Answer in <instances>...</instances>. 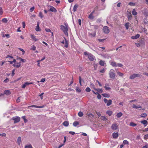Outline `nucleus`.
I'll return each instance as SVG.
<instances>
[{"instance_id":"1","label":"nucleus","mask_w":148,"mask_h":148,"mask_svg":"<svg viewBox=\"0 0 148 148\" xmlns=\"http://www.w3.org/2000/svg\"><path fill=\"white\" fill-rule=\"evenodd\" d=\"M64 24L65 26L62 25H60V29L63 32L65 35L68 36V31L69 27L67 24L65 23Z\"/></svg>"},{"instance_id":"2","label":"nucleus","mask_w":148,"mask_h":148,"mask_svg":"<svg viewBox=\"0 0 148 148\" xmlns=\"http://www.w3.org/2000/svg\"><path fill=\"white\" fill-rule=\"evenodd\" d=\"M84 54L85 56H87L88 59L91 61H93L95 58V57L90 53L85 51L84 52Z\"/></svg>"},{"instance_id":"3","label":"nucleus","mask_w":148,"mask_h":148,"mask_svg":"<svg viewBox=\"0 0 148 148\" xmlns=\"http://www.w3.org/2000/svg\"><path fill=\"white\" fill-rule=\"evenodd\" d=\"M109 75L110 78L114 79L115 78L116 74L114 73V71L112 69L110 70Z\"/></svg>"},{"instance_id":"4","label":"nucleus","mask_w":148,"mask_h":148,"mask_svg":"<svg viewBox=\"0 0 148 148\" xmlns=\"http://www.w3.org/2000/svg\"><path fill=\"white\" fill-rule=\"evenodd\" d=\"M142 76V75L140 74H136L134 73L130 76V79H133L136 77H141Z\"/></svg>"},{"instance_id":"5","label":"nucleus","mask_w":148,"mask_h":148,"mask_svg":"<svg viewBox=\"0 0 148 148\" xmlns=\"http://www.w3.org/2000/svg\"><path fill=\"white\" fill-rule=\"evenodd\" d=\"M103 101L105 103H106L107 106H109L112 103V101L111 99L108 100L104 98L103 99Z\"/></svg>"},{"instance_id":"6","label":"nucleus","mask_w":148,"mask_h":148,"mask_svg":"<svg viewBox=\"0 0 148 148\" xmlns=\"http://www.w3.org/2000/svg\"><path fill=\"white\" fill-rule=\"evenodd\" d=\"M64 40L62 41L61 42L63 44H65L64 47L66 48L68 47V42L67 40L66 39L65 37H64Z\"/></svg>"},{"instance_id":"7","label":"nucleus","mask_w":148,"mask_h":148,"mask_svg":"<svg viewBox=\"0 0 148 148\" xmlns=\"http://www.w3.org/2000/svg\"><path fill=\"white\" fill-rule=\"evenodd\" d=\"M103 32L105 34H108L110 32L108 27L107 26H104L103 27Z\"/></svg>"},{"instance_id":"8","label":"nucleus","mask_w":148,"mask_h":148,"mask_svg":"<svg viewBox=\"0 0 148 148\" xmlns=\"http://www.w3.org/2000/svg\"><path fill=\"white\" fill-rule=\"evenodd\" d=\"M12 119L14 121V123H18L20 121V118L19 117L16 116L15 117H13Z\"/></svg>"},{"instance_id":"9","label":"nucleus","mask_w":148,"mask_h":148,"mask_svg":"<svg viewBox=\"0 0 148 148\" xmlns=\"http://www.w3.org/2000/svg\"><path fill=\"white\" fill-rule=\"evenodd\" d=\"M143 14L145 16H148V12L147 8H145L142 11Z\"/></svg>"},{"instance_id":"10","label":"nucleus","mask_w":148,"mask_h":148,"mask_svg":"<svg viewBox=\"0 0 148 148\" xmlns=\"http://www.w3.org/2000/svg\"><path fill=\"white\" fill-rule=\"evenodd\" d=\"M118 126L116 124H113L111 126V128L114 130H116L118 128Z\"/></svg>"},{"instance_id":"11","label":"nucleus","mask_w":148,"mask_h":148,"mask_svg":"<svg viewBox=\"0 0 148 148\" xmlns=\"http://www.w3.org/2000/svg\"><path fill=\"white\" fill-rule=\"evenodd\" d=\"M101 56L103 58L106 59H109L110 56L108 54L103 53L101 54Z\"/></svg>"},{"instance_id":"12","label":"nucleus","mask_w":148,"mask_h":148,"mask_svg":"<svg viewBox=\"0 0 148 148\" xmlns=\"http://www.w3.org/2000/svg\"><path fill=\"white\" fill-rule=\"evenodd\" d=\"M50 7H51V8L49 9V11L54 12H57V10L54 7L51 6H50Z\"/></svg>"},{"instance_id":"13","label":"nucleus","mask_w":148,"mask_h":148,"mask_svg":"<svg viewBox=\"0 0 148 148\" xmlns=\"http://www.w3.org/2000/svg\"><path fill=\"white\" fill-rule=\"evenodd\" d=\"M13 66L16 68H19L21 66V62L15 63L13 65Z\"/></svg>"},{"instance_id":"14","label":"nucleus","mask_w":148,"mask_h":148,"mask_svg":"<svg viewBox=\"0 0 148 148\" xmlns=\"http://www.w3.org/2000/svg\"><path fill=\"white\" fill-rule=\"evenodd\" d=\"M44 106H37L36 105H32L29 106H28V107H35L38 108H44Z\"/></svg>"},{"instance_id":"15","label":"nucleus","mask_w":148,"mask_h":148,"mask_svg":"<svg viewBox=\"0 0 148 148\" xmlns=\"http://www.w3.org/2000/svg\"><path fill=\"white\" fill-rule=\"evenodd\" d=\"M132 107L133 108L138 109L141 108H142V107L140 105H138L137 106H136V105L133 104V105Z\"/></svg>"},{"instance_id":"16","label":"nucleus","mask_w":148,"mask_h":148,"mask_svg":"<svg viewBox=\"0 0 148 148\" xmlns=\"http://www.w3.org/2000/svg\"><path fill=\"white\" fill-rule=\"evenodd\" d=\"M127 18H128V20L129 21H130L132 19V14H131V13L130 12H129L128 14H127Z\"/></svg>"},{"instance_id":"17","label":"nucleus","mask_w":148,"mask_h":148,"mask_svg":"<svg viewBox=\"0 0 148 148\" xmlns=\"http://www.w3.org/2000/svg\"><path fill=\"white\" fill-rule=\"evenodd\" d=\"M119 135L118 133L114 132L112 134L113 137L115 138H117L118 136Z\"/></svg>"},{"instance_id":"18","label":"nucleus","mask_w":148,"mask_h":148,"mask_svg":"<svg viewBox=\"0 0 148 148\" xmlns=\"http://www.w3.org/2000/svg\"><path fill=\"white\" fill-rule=\"evenodd\" d=\"M30 36L34 41H36L38 40V39L36 38V36H34V35L32 34H31L30 35Z\"/></svg>"},{"instance_id":"19","label":"nucleus","mask_w":148,"mask_h":148,"mask_svg":"<svg viewBox=\"0 0 148 148\" xmlns=\"http://www.w3.org/2000/svg\"><path fill=\"white\" fill-rule=\"evenodd\" d=\"M89 36L91 37H94L96 35V32H94L93 33H89Z\"/></svg>"},{"instance_id":"20","label":"nucleus","mask_w":148,"mask_h":148,"mask_svg":"<svg viewBox=\"0 0 148 148\" xmlns=\"http://www.w3.org/2000/svg\"><path fill=\"white\" fill-rule=\"evenodd\" d=\"M140 35L139 34H137L135 36H132L131 37V38L132 39H136L138 38H139L140 37Z\"/></svg>"},{"instance_id":"21","label":"nucleus","mask_w":148,"mask_h":148,"mask_svg":"<svg viewBox=\"0 0 148 148\" xmlns=\"http://www.w3.org/2000/svg\"><path fill=\"white\" fill-rule=\"evenodd\" d=\"M110 64L113 66L117 67V64L115 62H110Z\"/></svg>"},{"instance_id":"22","label":"nucleus","mask_w":148,"mask_h":148,"mask_svg":"<svg viewBox=\"0 0 148 148\" xmlns=\"http://www.w3.org/2000/svg\"><path fill=\"white\" fill-rule=\"evenodd\" d=\"M141 123L145 125V126H146L148 124V122L146 120H144L141 121Z\"/></svg>"},{"instance_id":"23","label":"nucleus","mask_w":148,"mask_h":148,"mask_svg":"<svg viewBox=\"0 0 148 148\" xmlns=\"http://www.w3.org/2000/svg\"><path fill=\"white\" fill-rule=\"evenodd\" d=\"M4 94L7 95H8L11 94V92L9 90H5L4 91Z\"/></svg>"},{"instance_id":"24","label":"nucleus","mask_w":148,"mask_h":148,"mask_svg":"<svg viewBox=\"0 0 148 148\" xmlns=\"http://www.w3.org/2000/svg\"><path fill=\"white\" fill-rule=\"evenodd\" d=\"M109 84H106L104 86L105 89L106 90H110L111 88L109 87Z\"/></svg>"},{"instance_id":"25","label":"nucleus","mask_w":148,"mask_h":148,"mask_svg":"<svg viewBox=\"0 0 148 148\" xmlns=\"http://www.w3.org/2000/svg\"><path fill=\"white\" fill-rule=\"evenodd\" d=\"M132 14L134 16H136L137 14V12L136 11L135 9H134L132 12Z\"/></svg>"},{"instance_id":"26","label":"nucleus","mask_w":148,"mask_h":148,"mask_svg":"<svg viewBox=\"0 0 148 148\" xmlns=\"http://www.w3.org/2000/svg\"><path fill=\"white\" fill-rule=\"evenodd\" d=\"M63 125L65 126H68L69 125V123L68 121H65L63 123Z\"/></svg>"},{"instance_id":"27","label":"nucleus","mask_w":148,"mask_h":148,"mask_svg":"<svg viewBox=\"0 0 148 148\" xmlns=\"http://www.w3.org/2000/svg\"><path fill=\"white\" fill-rule=\"evenodd\" d=\"M39 23H37V25L36 26V27L35 29L37 31H40V29L39 27Z\"/></svg>"},{"instance_id":"28","label":"nucleus","mask_w":148,"mask_h":148,"mask_svg":"<svg viewBox=\"0 0 148 148\" xmlns=\"http://www.w3.org/2000/svg\"><path fill=\"white\" fill-rule=\"evenodd\" d=\"M21 138V137H19L17 139V143L18 145H20Z\"/></svg>"},{"instance_id":"29","label":"nucleus","mask_w":148,"mask_h":148,"mask_svg":"<svg viewBox=\"0 0 148 148\" xmlns=\"http://www.w3.org/2000/svg\"><path fill=\"white\" fill-rule=\"evenodd\" d=\"M99 64L101 66H103L105 64V62L104 61L101 60L99 62Z\"/></svg>"},{"instance_id":"30","label":"nucleus","mask_w":148,"mask_h":148,"mask_svg":"<svg viewBox=\"0 0 148 148\" xmlns=\"http://www.w3.org/2000/svg\"><path fill=\"white\" fill-rule=\"evenodd\" d=\"M130 23H127L125 24V28L126 29H129V26Z\"/></svg>"},{"instance_id":"31","label":"nucleus","mask_w":148,"mask_h":148,"mask_svg":"<svg viewBox=\"0 0 148 148\" xmlns=\"http://www.w3.org/2000/svg\"><path fill=\"white\" fill-rule=\"evenodd\" d=\"M79 124V122L78 121H75L73 123V125L74 127H76L77 125Z\"/></svg>"},{"instance_id":"32","label":"nucleus","mask_w":148,"mask_h":148,"mask_svg":"<svg viewBox=\"0 0 148 148\" xmlns=\"http://www.w3.org/2000/svg\"><path fill=\"white\" fill-rule=\"evenodd\" d=\"M102 95L104 97H110V95L108 94H102Z\"/></svg>"},{"instance_id":"33","label":"nucleus","mask_w":148,"mask_h":148,"mask_svg":"<svg viewBox=\"0 0 148 148\" xmlns=\"http://www.w3.org/2000/svg\"><path fill=\"white\" fill-rule=\"evenodd\" d=\"M123 115V114L121 112H119L116 114V116L118 118H120Z\"/></svg>"},{"instance_id":"34","label":"nucleus","mask_w":148,"mask_h":148,"mask_svg":"<svg viewBox=\"0 0 148 148\" xmlns=\"http://www.w3.org/2000/svg\"><path fill=\"white\" fill-rule=\"evenodd\" d=\"M88 18L91 20L93 19L94 18V16L92 14H90L88 16Z\"/></svg>"},{"instance_id":"35","label":"nucleus","mask_w":148,"mask_h":148,"mask_svg":"<svg viewBox=\"0 0 148 148\" xmlns=\"http://www.w3.org/2000/svg\"><path fill=\"white\" fill-rule=\"evenodd\" d=\"M123 144L124 145H129V143L126 140H124L123 141Z\"/></svg>"},{"instance_id":"36","label":"nucleus","mask_w":148,"mask_h":148,"mask_svg":"<svg viewBox=\"0 0 148 148\" xmlns=\"http://www.w3.org/2000/svg\"><path fill=\"white\" fill-rule=\"evenodd\" d=\"M95 90L97 91L98 92L101 93L103 92V90L102 89L98 88V89H95Z\"/></svg>"},{"instance_id":"37","label":"nucleus","mask_w":148,"mask_h":148,"mask_svg":"<svg viewBox=\"0 0 148 148\" xmlns=\"http://www.w3.org/2000/svg\"><path fill=\"white\" fill-rule=\"evenodd\" d=\"M130 125L132 127H135L137 125L136 124H135L133 122H131L130 123Z\"/></svg>"},{"instance_id":"38","label":"nucleus","mask_w":148,"mask_h":148,"mask_svg":"<svg viewBox=\"0 0 148 148\" xmlns=\"http://www.w3.org/2000/svg\"><path fill=\"white\" fill-rule=\"evenodd\" d=\"M106 114L109 116H111L112 114V112L111 111H107L106 112Z\"/></svg>"},{"instance_id":"39","label":"nucleus","mask_w":148,"mask_h":148,"mask_svg":"<svg viewBox=\"0 0 148 148\" xmlns=\"http://www.w3.org/2000/svg\"><path fill=\"white\" fill-rule=\"evenodd\" d=\"M78 116L79 117H82L83 115V113L82 112H79L78 114Z\"/></svg>"},{"instance_id":"40","label":"nucleus","mask_w":148,"mask_h":148,"mask_svg":"<svg viewBox=\"0 0 148 148\" xmlns=\"http://www.w3.org/2000/svg\"><path fill=\"white\" fill-rule=\"evenodd\" d=\"M78 7V6L76 5H75L73 8V10L74 12H75L76 11L77 8Z\"/></svg>"},{"instance_id":"41","label":"nucleus","mask_w":148,"mask_h":148,"mask_svg":"<svg viewBox=\"0 0 148 148\" xmlns=\"http://www.w3.org/2000/svg\"><path fill=\"white\" fill-rule=\"evenodd\" d=\"M90 87L91 88H93L95 90V89H96L95 88V86L94 84L91 83H90Z\"/></svg>"},{"instance_id":"42","label":"nucleus","mask_w":148,"mask_h":148,"mask_svg":"<svg viewBox=\"0 0 148 148\" xmlns=\"http://www.w3.org/2000/svg\"><path fill=\"white\" fill-rule=\"evenodd\" d=\"M147 116V114L146 113H142L140 115V116L143 118H145Z\"/></svg>"},{"instance_id":"43","label":"nucleus","mask_w":148,"mask_h":148,"mask_svg":"<svg viewBox=\"0 0 148 148\" xmlns=\"http://www.w3.org/2000/svg\"><path fill=\"white\" fill-rule=\"evenodd\" d=\"M25 148H33L32 146L31 145H26Z\"/></svg>"},{"instance_id":"44","label":"nucleus","mask_w":148,"mask_h":148,"mask_svg":"<svg viewBox=\"0 0 148 148\" xmlns=\"http://www.w3.org/2000/svg\"><path fill=\"white\" fill-rule=\"evenodd\" d=\"M117 73L118 74V75L122 77L123 75V73L119 72H117Z\"/></svg>"},{"instance_id":"45","label":"nucleus","mask_w":148,"mask_h":148,"mask_svg":"<svg viewBox=\"0 0 148 148\" xmlns=\"http://www.w3.org/2000/svg\"><path fill=\"white\" fill-rule=\"evenodd\" d=\"M22 118L24 120L25 123H26L27 120V119H26L25 118V116H23L22 117Z\"/></svg>"},{"instance_id":"46","label":"nucleus","mask_w":148,"mask_h":148,"mask_svg":"<svg viewBox=\"0 0 148 148\" xmlns=\"http://www.w3.org/2000/svg\"><path fill=\"white\" fill-rule=\"evenodd\" d=\"M2 21L3 22H4L5 23H6L8 21V20H7V18H3L2 19Z\"/></svg>"},{"instance_id":"47","label":"nucleus","mask_w":148,"mask_h":148,"mask_svg":"<svg viewBox=\"0 0 148 148\" xmlns=\"http://www.w3.org/2000/svg\"><path fill=\"white\" fill-rule=\"evenodd\" d=\"M39 16L41 18H42L44 17V16L42 14L41 12H40L39 13Z\"/></svg>"},{"instance_id":"48","label":"nucleus","mask_w":148,"mask_h":148,"mask_svg":"<svg viewBox=\"0 0 148 148\" xmlns=\"http://www.w3.org/2000/svg\"><path fill=\"white\" fill-rule=\"evenodd\" d=\"M36 47L34 45H33L32 46V47L30 49L34 51L36 49Z\"/></svg>"},{"instance_id":"49","label":"nucleus","mask_w":148,"mask_h":148,"mask_svg":"<svg viewBox=\"0 0 148 148\" xmlns=\"http://www.w3.org/2000/svg\"><path fill=\"white\" fill-rule=\"evenodd\" d=\"M123 66V65L121 63H117V66H118L119 67H122Z\"/></svg>"},{"instance_id":"50","label":"nucleus","mask_w":148,"mask_h":148,"mask_svg":"<svg viewBox=\"0 0 148 148\" xmlns=\"http://www.w3.org/2000/svg\"><path fill=\"white\" fill-rule=\"evenodd\" d=\"M85 90L86 92H89L91 91V90L89 87H87L86 88Z\"/></svg>"},{"instance_id":"51","label":"nucleus","mask_w":148,"mask_h":148,"mask_svg":"<svg viewBox=\"0 0 148 148\" xmlns=\"http://www.w3.org/2000/svg\"><path fill=\"white\" fill-rule=\"evenodd\" d=\"M76 91L78 92H81V89L78 87H77L76 88Z\"/></svg>"},{"instance_id":"52","label":"nucleus","mask_w":148,"mask_h":148,"mask_svg":"<svg viewBox=\"0 0 148 148\" xmlns=\"http://www.w3.org/2000/svg\"><path fill=\"white\" fill-rule=\"evenodd\" d=\"M20 61L22 62H26V60L25 59H23L21 58L20 60Z\"/></svg>"},{"instance_id":"53","label":"nucleus","mask_w":148,"mask_h":148,"mask_svg":"<svg viewBox=\"0 0 148 148\" xmlns=\"http://www.w3.org/2000/svg\"><path fill=\"white\" fill-rule=\"evenodd\" d=\"M144 138L145 139H148V134H146L144 137Z\"/></svg>"},{"instance_id":"54","label":"nucleus","mask_w":148,"mask_h":148,"mask_svg":"<svg viewBox=\"0 0 148 148\" xmlns=\"http://www.w3.org/2000/svg\"><path fill=\"white\" fill-rule=\"evenodd\" d=\"M3 13V11L2 10V8L1 7H0V14L2 15Z\"/></svg>"},{"instance_id":"55","label":"nucleus","mask_w":148,"mask_h":148,"mask_svg":"<svg viewBox=\"0 0 148 148\" xmlns=\"http://www.w3.org/2000/svg\"><path fill=\"white\" fill-rule=\"evenodd\" d=\"M129 5L130 6H134L135 5V3L132 2H130L129 3Z\"/></svg>"},{"instance_id":"56","label":"nucleus","mask_w":148,"mask_h":148,"mask_svg":"<svg viewBox=\"0 0 148 148\" xmlns=\"http://www.w3.org/2000/svg\"><path fill=\"white\" fill-rule=\"evenodd\" d=\"M79 83L80 84V86H82V84L81 83V76H79Z\"/></svg>"},{"instance_id":"57","label":"nucleus","mask_w":148,"mask_h":148,"mask_svg":"<svg viewBox=\"0 0 148 148\" xmlns=\"http://www.w3.org/2000/svg\"><path fill=\"white\" fill-rule=\"evenodd\" d=\"M105 72V69L104 68H103L101 70H100V72L101 73H104Z\"/></svg>"},{"instance_id":"58","label":"nucleus","mask_w":148,"mask_h":148,"mask_svg":"<svg viewBox=\"0 0 148 148\" xmlns=\"http://www.w3.org/2000/svg\"><path fill=\"white\" fill-rule=\"evenodd\" d=\"M45 30L47 32H51V30L50 29L48 28H45Z\"/></svg>"},{"instance_id":"59","label":"nucleus","mask_w":148,"mask_h":148,"mask_svg":"<svg viewBox=\"0 0 148 148\" xmlns=\"http://www.w3.org/2000/svg\"><path fill=\"white\" fill-rule=\"evenodd\" d=\"M18 49L20 50V51H22L23 52V54H24L25 53V51L23 49L20 48H19Z\"/></svg>"},{"instance_id":"60","label":"nucleus","mask_w":148,"mask_h":148,"mask_svg":"<svg viewBox=\"0 0 148 148\" xmlns=\"http://www.w3.org/2000/svg\"><path fill=\"white\" fill-rule=\"evenodd\" d=\"M44 94V93L42 92L39 95V96L40 97L41 99H43V95Z\"/></svg>"},{"instance_id":"61","label":"nucleus","mask_w":148,"mask_h":148,"mask_svg":"<svg viewBox=\"0 0 148 148\" xmlns=\"http://www.w3.org/2000/svg\"><path fill=\"white\" fill-rule=\"evenodd\" d=\"M101 97L100 95L99 94H98V95L97 96V98L99 99H100L101 98Z\"/></svg>"},{"instance_id":"62","label":"nucleus","mask_w":148,"mask_h":148,"mask_svg":"<svg viewBox=\"0 0 148 148\" xmlns=\"http://www.w3.org/2000/svg\"><path fill=\"white\" fill-rule=\"evenodd\" d=\"M34 9V7H33L30 8V10L31 12H32Z\"/></svg>"},{"instance_id":"63","label":"nucleus","mask_w":148,"mask_h":148,"mask_svg":"<svg viewBox=\"0 0 148 148\" xmlns=\"http://www.w3.org/2000/svg\"><path fill=\"white\" fill-rule=\"evenodd\" d=\"M45 80V79L43 78L41 79L40 82H44Z\"/></svg>"},{"instance_id":"64","label":"nucleus","mask_w":148,"mask_h":148,"mask_svg":"<svg viewBox=\"0 0 148 148\" xmlns=\"http://www.w3.org/2000/svg\"><path fill=\"white\" fill-rule=\"evenodd\" d=\"M142 148H148V144L143 146Z\"/></svg>"}]
</instances>
